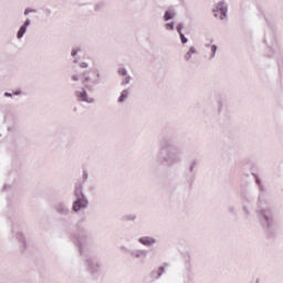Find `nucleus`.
<instances>
[{"mask_svg": "<svg viewBox=\"0 0 283 283\" xmlns=\"http://www.w3.org/2000/svg\"><path fill=\"white\" fill-rule=\"evenodd\" d=\"M214 17H220V19H224L227 17V7L223 3H219L217 6V10H214Z\"/></svg>", "mask_w": 283, "mask_h": 283, "instance_id": "f257e3e1", "label": "nucleus"}, {"mask_svg": "<svg viewBox=\"0 0 283 283\" xmlns=\"http://www.w3.org/2000/svg\"><path fill=\"white\" fill-rule=\"evenodd\" d=\"M139 242L145 247H151L156 240L151 239L150 237H143L139 239Z\"/></svg>", "mask_w": 283, "mask_h": 283, "instance_id": "f03ea898", "label": "nucleus"}, {"mask_svg": "<svg viewBox=\"0 0 283 283\" xmlns=\"http://www.w3.org/2000/svg\"><path fill=\"white\" fill-rule=\"evenodd\" d=\"M28 25H30V20H27L24 22V25H22L18 31V39H21L25 34V30H28Z\"/></svg>", "mask_w": 283, "mask_h": 283, "instance_id": "7ed1b4c3", "label": "nucleus"}, {"mask_svg": "<svg viewBox=\"0 0 283 283\" xmlns=\"http://www.w3.org/2000/svg\"><path fill=\"white\" fill-rule=\"evenodd\" d=\"M177 32L179 33L181 43H187V38H185V34H182V24L177 25Z\"/></svg>", "mask_w": 283, "mask_h": 283, "instance_id": "20e7f679", "label": "nucleus"}, {"mask_svg": "<svg viewBox=\"0 0 283 283\" xmlns=\"http://www.w3.org/2000/svg\"><path fill=\"white\" fill-rule=\"evenodd\" d=\"M82 207H83V202L81 200H77L73 203V211H81Z\"/></svg>", "mask_w": 283, "mask_h": 283, "instance_id": "39448f33", "label": "nucleus"}, {"mask_svg": "<svg viewBox=\"0 0 283 283\" xmlns=\"http://www.w3.org/2000/svg\"><path fill=\"white\" fill-rule=\"evenodd\" d=\"M191 54H196V49L190 48L189 52L185 55L186 61H189V59H191Z\"/></svg>", "mask_w": 283, "mask_h": 283, "instance_id": "423d86ee", "label": "nucleus"}, {"mask_svg": "<svg viewBox=\"0 0 283 283\" xmlns=\"http://www.w3.org/2000/svg\"><path fill=\"white\" fill-rule=\"evenodd\" d=\"M127 96H128L127 91H123L119 98H118V102L123 103L125 101V98H127Z\"/></svg>", "mask_w": 283, "mask_h": 283, "instance_id": "0eeeda50", "label": "nucleus"}, {"mask_svg": "<svg viewBox=\"0 0 283 283\" xmlns=\"http://www.w3.org/2000/svg\"><path fill=\"white\" fill-rule=\"evenodd\" d=\"M164 19L165 21H169V19H174V13L171 11H166Z\"/></svg>", "mask_w": 283, "mask_h": 283, "instance_id": "6e6552de", "label": "nucleus"}, {"mask_svg": "<svg viewBox=\"0 0 283 283\" xmlns=\"http://www.w3.org/2000/svg\"><path fill=\"white\" fill-rule=\"evenodd\" d=\"M78 97L81 98V101H87V93L86 92H81L78 94Z\"/></svg>", "mask_w": 283, "mask_h": 283, "instance_id": "1a4fd4ad", "label": "nucleus"}, {"mask_svg": "<svg viewBox=\"0 0 283 283\" xmlns=\"http://www.w3.org/2000/svg\"><path fill=\"white\" fill-rule=\"evenodd\" d=\"M118 74H120V76H126L127 75V71L125 69H119L118 70Z\"/></svg>", "mask_w": 283, "mask_h": 283, "instance_id": "9d476101", "label": "nucleus"}, {"mask_svg": "<svg viewBox=\"0 0 283 283\" xmlns=\"http://www.w3.org/2000/svg\"><path fill=\"white\" fill-rule=\"evenodd\" d=\"M210 50H211V52H212V55H214L216 52L218 51V46H216L214 44H212V45L210 46Z\"/></svg>", "mask_w": 283, "mask_h": 283, "instance_id": "9b49d317", "label": "nucleus"}, {"mask_svg": "<svg viewBox=\"0 0 283 283\" xmlns=\"http://www.w3.org/2000/svg\"><path fill=\"white\" fill-rule=\"evenodd\" d=\"M166 30H174V23H167Z\"/></svg>", "mask_w": 283, "mask_h": 283, "instance_id": "f8f14e48", "label": "nucleus"}, {"mask_svg": "<svg viewBox=\"0 0 283 283\" xmlns=\"http://www.w3.org/2000/svg\"><path fill=\"white\" fill-rule=\"evenodd\" d=\"M72 56H76V51H72Z\"/></svg>", "mask_w": 283, "mask_h": 283, "instance_id": "ddd939ff", "label": "nucleus"}, {"mask_svg": "<svg viewBox=\"0 0 283 283\" xmlns=\"http://www.w3.org/2000/svg\"><path fill=\"white\" fill-rule=\"evenodd\" d=\"M81 67H87V65L85 63H82Z\"/></svg>", "mask_w": 283, "mask_h": 283, "instance_id": "4468645a", "label": "nucleus"}, {"mask_svg": "<svg viewBox=\"0 0 283 283\" xmlns=\"http://www.w3.org/2000/svg\"><path fill=\"white\" fill-rule=\"evenodd\" d=\"M73 81H78V77L73 76Z\"/></svg>", "mask_w": 283, "mask_h": 283, "instance_id": "2eb2a0df", "label": "nucleus"}, {"mask_svg": "<svg viewBox=\"0 0 283 283\" xmlns=\"http://www.w3.org/2000/svg\"><path fill=\"white\" fill-rule=\"evenodd\" d=\"M29 12H30V10H25V11H24V14H28Z\"/></svg>", "mask_w": 283, "mask_h": 283, "instance_id": "dca6fc26", "label": "nucleus"}]
</instances>
